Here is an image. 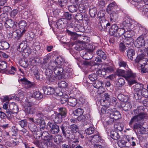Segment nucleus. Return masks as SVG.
I'll return each instance as SVG.
<instances>
[{"label":"nucleus","instance_id":"ea45409f","mask_svg":"<svg viewBox=\"0 0 148 148\" xmlns=\"http://www.w3.org/2000/svg\"><path fill=\"white\" fill-rule=\"evenodd\" d=\"M32 96L37 99L39 100L43 97V95L39 91H36L34 92Z\"/></svg>","mask_w":148,"mask_h":148},{"label":"nucleus","instance_id":"bb28decb","mask_svg":"<svg viewBox=\"0 0 148 148\" xmlns=\"http://www.w3.org/2000/svg\"><path fill=\"white\" fill-rule=\"evenodd\" d=\"M55 60L58 66H60V65H62L64 63V65L66 66L65 64L66 62H65L64 59L62 56H59L57 57Z\"/></svg>","mask_w":148,"mask_h":148},{"label":"nucleus","instance_id":"20e7f679","mask_svg":"<svg viewBox=\"0 0 148 148\" xmlns=\"http://www.w3.org/2000/svg\"><path fill=\"white\" fill-rule=\"evenodd\" d=\"M51 110V108L48 106L44 108L39 107L34 115V118L35 119H38L43 118V116L47 114Z\"/></svg>","mask_w":148,"mask_h":148},{"label":"nucleus","instance_id":"a878e982","mask_svg":"<svg viewBox=\"0 0 148 148\" xmlns=\"http://www.w3.org/2000/svg\"><path fill=\"white\" fill-rule=\"evenodd\" d=\"M9 108L14 114L17 113L18 112L17 106L15 103L13 102L10 104Z\"/></svg>","mask_w":148,"mask_h":148},{"label":"nucleus","instance_id":"603ef678","mask_svg":"<svg viewBox=\"0 0 148 148\" xmlns=\"http://www.w3.org/2000/svg\"><path fill=\"white\" fill-rule=\"evenodd\" d=\"M71 131L73 133H75L79 130L78 126L75 124H73L70 126Z\"/></svg>","mask_w":148,"mask_h":148},{"label":"nucleus","instance_id":"cd10ccee","mask_svg":"<svg viewBox=\"0 0 148 148\" xmlns=\"http://www.w3.org/2000/svg\"><path fill=\"white\" fill-rule=\"evenodd\" d=\"M41 145L42 146V148L45 147H50L51 148H54L55 147V145L53 143L51 142L50 141H43L41 143Z\"/></svg>","mask_w":148,"mask_h":148},{"label":"nucleus","instance_id":"0e129e2a","mask_svg":"<svg viewBox=\"0 0 148 148\" xmlns=\"http://www.w3.org/2000/svg\"><path fill=\"white\" fill-rule=\"evenodd\" d=\"M85 132L87 134H92L94 132V128L92 127H90L85 130Z\"/></svg>","mask_w":148,"mask_h":148},{"label":"nucleus","instance_id":"473e14b6","mask_svg":"<svg viewBox=\"0 0 148 148\" xmlns=\"http://www.w3.org/2000/svg\"><path fill=\"white\" fill-rule=\"evenodd\" d=\"M79 142L78 140L73 141L70 142L69 144V148H82V147L77 143Z\"/></svg>","mask_w":148,"mask_h":148},{"label":"nucleus","instance_id":"412c9836","mask_svg":"<svg viewBox=\"0 0 148 148\" xmlns=\"http://www.w3.org/2000/svg\"><path fill=\"white\" fill-rule=\"evenodd\" d=\"M65 19L64 18H62L58 19L56 22L57 27L59 29L63 28L65 27L64 21Z\"/></svg>","mask_w":148,"mask_h":148},{"label":"nucleus","instance_id":"6e6552de","mask_svg":"<svg viewBox=\"0 0 148 148\" xmlns=\"http://www.w3.org/2000/svg\"><path fill=\"white\" fill-rule=\"evenodd\" d=\"M48 125L50 128V131L53 134H57L60 131L59 127L56 124L53 122H49Z\"/></svg>","mask_w":148,"mask_h":148},{"label":"nucleus","instance_id":"b1692460","mask_svg":"<svg viewBox=\"0 0 148 148\" xmlns=\"http://www.w3.org/2000/svg\"><path fill=\"white\" fill-rule=\"evenodd\" d=\"M125 31V30L124 27L119 28L114 36L117 38L120 37L123 34H124Z\"/></svg>","mask_w":148,"mask_h":148},{"label":"nucleus","instance_id":"4c0bfd02","mask_svg":"<svg viewBox=\"0 0 148 148\" xmlns=\"http://www.w3.org/2000/svg\"><path fill=\"white\" fill-rule=\"evenodd\" d=\"M58 66L55 60H51L49 63L48 67L54 70Z\"/></svg>","mask_w":148,"mask_h":148},{"label":"nucleus","instance_id":"9b49d317","mask_svg":"<svg viewBox=\"0 0 148 148\" xmlns=\"http://www.w3.org/2000/svg\"><path fill=\"white\" fill-rule=\"evenodd\" d=\"M42 89L45 94L53 95V97H54V95L55 92V90L54 88L51 87L44 86L42 87Z\"/></svg>","mask_w":148,"mask_h":148},{"label":"nucleus","instance_id":"a18cd8bd","mask_svg":"<svg viewBox=\"0 0 148 148\" xmlns=\"http://www.w3.org/2000/svg\"><path fill=\"white\" fill-rule=\"evenodd\" d=\"M88 78L91 81L94 82L97 80L98 77L96 73H92L88 75Z\"/></svg>","mask_w":148,"mask_h":148},{"label":"nucleus","instance_id":"5701e85b","mask_svg":"<svg viewBox=\"0 0 148 148\" xmlns=\"http://www.w3.org/2000/svg\"><path fill=\"white\" fill-rule=\"evenodd\" d=\"M119 28L118 26L114 24L112 25L111 27L108 30H109L110 34L111 35L114 36Z\"/></svg>","mask_w":148,"mask_h":148},{"label":"nucleus","instance_id":"a211bd4d","mask_svg":"<svg viewBox=\"0 0 148 148\" xmlns=\"http://www.w3.org/2000/svg\"><path fill=\"white\" fill-rule=\"evenodd\" d=\"M34 121L38 124H40V129L41 131H42V129L43 130L45 128V123L43 118L35 119V120H34Z\"/></svg>","mask_w":148,"mask_h":148},{"label":"nucleus","instance_id":"9d476101","mask_svg":"<svg viewBox=\"0 0 148 148\" xmlns=\"http://www.w3.org/2000/svg\"><path fill=\"white\" fill-rule=\"evenodd\" d=\"M134 21L132 19L128 18L125 20L123 22V25L125 29H132L134 27Z\"/></svg>","mask_w":148,"mask_h":148},{"label":"nucleus","instance_id":"72a5a7b5","mask_svg":"<svg viewBox=\"0 0 148 148\" xmlns=\"http://www.w3.org/2000/svg\"><path fill=\"white\" fill-rule=\"evenodd\" d=\"M65 69H67V71H65V72H63V74L62 75V76H60V79H62V78L64 79H68L71 77V73L69 72V68H66Z\"/></svg>","mask_w":148,"mask_h":148},{"label":"nucleus","instance_id":"dca6fc26","mask_svg":"<svg viewBox=\"0 0 148 148\" xmlns=\"http://www.w3.org/2000/svg\"><path fill=\"white\" fill-rule=\"evenodd\" d=\"M83 46L84 47V49H85L87 52L90 53H92L93 52L95 47V46L92 43H83Z\"/></svg>","mask_w":148,"mask_h":148},{"label":"nucleus","instance_id":"7c9ffc66","mask_svg":"<svg viewBox=\"0 0 148 148\" xmlns=\"http://www.w3.org/2000/svg\"><path fill=\"white\" fill-rule=\"evenodd\" d=\"M135 54L134 50L132 49H129L127 52V55L128 58L132 61L133 60V56Z\"/></svg>","mask_w":148,"mask_h":148},{"label":"nucleus","instance_id":"13d9d810","mask_svg":"<svg viewBox=\"0 0 148 148\" xmlns=\"http://www.w3.org/2000/svg\"><path fill=\"white\" fill-rule=\"evenodd\" d=\"M64 15L66 19L69 21L71 20L74 17L72 14H70L68 12H65Z\"/></svg>","mask_w":148,"mask_h":148},{"label":"nucleus","instance_id":"5fc2aeb1","mask_svg":"<svg viewBox=\"0 0 148 148\" xmlns=\"http://www.w3.org/2000/svg\"><path fill=\"white\" fill-rule=\"evenodd\" d=\"M103 95L105 99L103 100V102L109 103L110 100V95L108 93H104Z\"/></svg>","mask_w":148,"mask_h":148},{"label":"nucleus","instance_id":"09e8293b","mask_svg":"<svg viewBox=\"0 0 148 148\" xmlns=\"http://www.w3.org/2000/svg\"><path fill=\"white\" fill-rule=\"evenodd\" d=\"M68 96L65 94L64 96L62 97L60 99V101L61 103L62 104H64L68 101Z\"/></svg>","mask_w":148,"mask_h":148},{"label":"nucleus","instance_id":"f8f14e48","mask_svg":"<svg viewBox=\"0 0 148 148\" xmlns=\"http://www.w3.org/2000/svg\"><path fill=\"white\" fill-rule=\"evenodd\" d=\"M52 117L55 123L60 124L62 122V119L64 118L60 113H57L52 115Z\"/></svg>","mask_w":148,"mask_h":148},{"label":"nucleus","instance_id":"bf43d9fd","mask_svg":"<svg viewBox=\"0 0 148 148\" xmlns=\"http://www.w3.org/2000/svg\"><path fill=\"white\" fill-rule=\"evenodd\" d=\"M67 86V83L64 81H62L58 84V86L60 88H66Z\"/></svg>","mask_w":148,"mask_h":148},{"label":"nucleus","instance_id":"37998d69","mask_svg":"<svg viewBox=\"0 0 148 148\" xmlns=\"http://www.w3.org/2000/svg\"><path fill=\"white\" fill-rule=\"evenodd\" d=\"M5 114L6 115V117L7 119L9 120H10L12 117V116L11 114H14L12 111L9 108V109L5 110Z\"/></svg>","mask_w":148,"mask_h":148},{"label":"nucleus","instance_id":"c9c22d12","mask_svg":"<svg viewBox=\"0 0 148 148\" xmlns=\"http://www.w3.org/2000/svg\"><path fill=\"white\" fill-rule=\"evenodd\" d=\"M97 10L96 8L90 6L89 11V14L91 17H95L97 14Z\"/></svg>","mask_w":148,"mask_h":148},{"label":"nucleus","instance_id":"774afa93","mask_svg":"<svg viewBox=\"0 0 148 148\" xmlns=\"http://www.w3.org/2000/svg\"><path fill=\"white\" fill-rule=\"evenodd\" d=\"M104 68L107 73H111L114 71L113 67L111 66H108L105 67Z\"/></svg>","mask_w":148,"mask_h":148},{"label":"nucleus","instance_id":"f03ea898","mask_svg":"<svg viewBox=\"0 0 148 148\" xmlns=\"http://www.w3.org/2000/svg\"><path fill=\"white\" fill-rule=\"evenodd\" d=\"M92 138L91 142H98L97 143L92 144L95 148H105L106 146L105 142L104 141L101 140V137L99 136L98 132L95 134L91 136Z\"/></svg>","mask_w":148,"mask_h":148},{"label":"nucleus","instance_id":"423d86ee","mask_svg":"<svg viewBox=\"0 0 148 148\" xmlns=\"http://www.w3.org/2000/svg\"><path fill=\"white\" fill-rule=\"evenodd\" d=\"M148 38V35L141 36L138 38L135 41V44L136 46L138 48V49H144L143 48H140L141 47L143 46V45L144 44V43L145 41L147 42L146 40Z\"/></svg>","mask_w":148,"mask_h":148},{"label":"nucleus","instance_id":"f257e3e1","mask_svg":"<svg viewBox=\"0 0 148 148\" xmlns=\"http://www.w3.org/2000/svg\"><path fill=\"white\" fill-rule=\"evenodd\" d=\"M147 117L144 113H140L138 115L133 116L130 120L129 125L133 130H137V132L140 134H145L146 129L142 126L144 124V119Z\"/></svg>","mask_w":148,"mask_h":148},{"label":"nucleus","instance_id":"58836bf2","mask_svg":"<svg viewBox=\"0 0 148 148\" xmlns=\"http://www.w3.org/2000/svg\"><path fill=\"white\" fill-rule=\"evenodd\" d=\"M78 5H77L73 4L68 6V10L72 13L77 12L78 10Z\"/></svg>","mask_w":148,"mask_h":148},{"label":"nucleus","instance_id":"1a4fd4ad","mask_svg":"<svg viewBox=\"0 0 148 148\" xmlns=\"http://www.w3.org/2000/svg\"><path fill=\"white\" fill-rule=\"evenodd\" d=\"M110 24L107 21L101 20L99 23V28L101 31L106 30L110 27Z\"/></svg>","mask_w":148,"mask_h":148},{"label":"nucleus","instance_id":"aec40b11","mask_svg":"<svg viewBox=\"0 0 148 148\" xmlns=\"http://www.w3.org/2000/svg\"><path fill=\"white\" fill-rule=\"evenodd\" d=\"M110 118L114 119L115 121L117 120L121 117V115L119 112L117 111H112L110 113Z\"/></svg>","mask_w":148,"mask_h":148},{"label":"nucleus","instance_id":"e433bc0d","mask_svg":"<svg viewBox=\"0 0 148 148\" xmlns=\"http://www.w3.org/2000/svg\"><path fill=\"white\" fill-rule=\"evenodd\" d=\"M111 137L113 139L117 140L119 139L120 138V136L119 133L115 131H112L110 132Z\"/></svg>","mask_w":148,"mask_h":148},{"label":"nucleus","instance_id":"2eb2a0df","mask_svg":"<svg viewBox=\"0 0 148 148\" xmlns=\"http://www.w3.org/2000/svg\"><path fill=\"white\" fill-rule=\"evenodd\" d=\"M93 84V86L94 87L98 89V92L101 94L104 91V88L101 87L102 82L97 80Z\"/></svg>","mask_w":148,"mask_h":148},{"label":"nucleus","instance_id":"393cba45","mask_svg":"<svg viewBox=\"0 0 148 148\" xmlns=\"http://www.w3.org/2000/svg\"><path fill=\"white\" fill-rule=\"evenodd\" d=\"M20 80L22 82L23 84H25V87L26 88L31 87L33 85V84L31 82L28 81L25 78L21 79Z\"/></svg>","mask_w":148,"mask_h":148},{"label":"nucleus","instance_id":"c85d7f7f","mask_svg":"<svg viewBox=\"0 0 148 148\" xmlns=\"http://www.w3.org/2000/svg\"><path fill=\"white\" fill-rule=\"evenodd\" d=\"M67 103L68 105L70 106L75 107L77 103V100L74 98L70 97L68 99Z\"/></svg>","mask_w":148,"mask_h":148},{"label":"nucleus","instance_id":"69168bd1","mask_svg":"<svg viewBox=\"0 0 148 148\" xmlns=\"http://www.w3.org/2000/svg\"><path fill=\"white\" fill-rule=\"evenodd\" d=\"M80 39L82 40V43L86 44L89 41V40L88 37L87 36H81L80 37Z\"/></svg>","mask_w":148,"mask_h":148},{"label":"nucleus","instance_id":"e2e57ef3","mask_svg":"<svg viewBox=\"0 0 148 148\" xmlns=\"http://www.w3.org/2000/svg\"><path fill=\"white\" fill-rule=\"evenodd\" d=\"M47 78L50 82H53L54 81L56 80L57 78L59 79H60V77H58V76L56 77L52 75L49 77H47Z\"/></svg>","mask_w":148,"mask_h":148},{"label":"nucleus","instance_id":"6e6d98bb","mask_svg":"<svg viewBox=\"0 0 148 148\" xmlns=\"http://www.w3.org/2000/svg\"><path fill=\"white\" fill-rule=\"evenodd\" d=\"M140 92L141 95L143 97L146 98L148 97V91L147 89L143 88Z\"/></svg>","mask_w":148,"mask_h":148},{"label":"nucleus","instance_id":"39448f33","mask_svg":"<svg viewBox=\"0 0 148 148\" xmlns=\"http://www.w3.org/2000/svg\"><path fill=\"white\" fill-rule=\"evenodd\" d=\"M60 128L62 131L63 135L66 138L71 140H74L75 138V135L69 129H67V127L65 126L64 124L62 125Z\"/></svg>","mask_w":148,"mask_h":148},{"label":"nucleus","instance_id":"864d4df0","mask_svg":"<svg viewBox=\"0 0 148 148\" xmlns=\"http://www.w3.org/2000/svg\"><path fill=\"white\" fill-rule=\"evenodd\" d=\"M89 52H87L85 53L83 56V58L86 60H88L91 59L93 57L91 53Z\"/></svg>","mask_w":148,"mask_h":148},{"label":"nucleus","instance_id":"a19ab883","mask_svg":"<svg viewBox=\"0 0 148 148\" xmlns=\"http://www.w3.org/2000/svg\"><path fill=\"white\" fill-rule=\"evenodd\" d=\"M125 83V80L123 78H120L118 79L116 83V86L117 87H121L124 85Z\"/></svg>","mask_w":148,"mask_h":148},{"label":"nucleus","instance_id":"f704fd0d","mask_svg":"<svg viewBox=\"0 0 148 148\" xmlns=\"http://www.w3.org/2000/svg\"><path fill=\"white\" fill-rule=\"evenodd\" d=\"M9 47L10 45L7 42L3 41L0 42V49H7Z\"/></svg>","mask_w":148,"mask_h":148},{"label":"nucleus","instance_id":"4d7b16f0","mask_svg":"<svg viewBox=\"0 0 148 148\" xmlns=\"http://www.w3.org/2000/svg\"><path fill=\"white\" fill-rule=\"evenodd\" d=\"M140 70L142 73H146L148 71V64H146L145 66L141 65Z\"/></svg>","mask_w":148,"mask_h":148},{"label":"nucleus","instance_id":"2f4dec72","mask_svg":"<svg viewBox=\"0 0 148 148\" xmlns=\"http://www.w3.org/2000/svg\"><path fill=\"white\" fill-rule=\"evenodd\" d=\"M18 26L19 28L22 30H25V32L26 31L27 27V23L26 21L24 20L20 21L18 23Z\"/></svg>","mask_w":148,"mask_h":148},{"label":"nucleus","instance_id":"f3484780","mask_svg":"<svg viewBox=\"0 0 148 148\" xmlns=\"http://www.w3.org/2000/svg\"><path fill=\"white\" fill-rule=\"evenodd\" d=\"M136 76L135 73H133L130 70L126 71L124 77L126 80L130 79H134Z\"/></svg>","mask_w":148,"mask_h":148},{"label":"nucleus","instance_id":"6ab92c4d","mask_svg":"<svg viewBox=\"0 0 148 148\" xmlns=\"http://www.w3.org/2000/svg\"><path fill=\"white\" fill-rule=\"evenodd\" d=\"M117 7L116 3L114 2H112L110 3L108 6L106 11L108 14L111 13L112 11H116V8Z\"/></svg>","mask_w":148,"mask_h":148},{"label":"nucleus","instance_id":"052dcab7","mask_svg":"<svg viewBox=\"0 0 148 148\" xmlns=\"http://www.w3.org/2000/svg\"><path fill=\"white\" fill-rule=\"evenodd\" d=\"M78 9L79 12L82 13H85L86 11V8L84 7V5L82 4L79 5Z\"/></svg>","mask_w":148,"mask_h":148},{"label":"nucleus","instance_id":"c03bdc74","mask_svg":"<svg viewBox=\"0 0 148 148\" xmlns=\"http://www.w3.org/2000/svg\"><path fill=\"white\" fill-rule=\"evenodd\" d=\"M28 127L32 133H35L37 132L38 129L37 127L34 123L30 124Z\"/></svg>","mask_w":148,"mask_h":148},{"label":"nucleus","instance_id":"ddd939ff","mask_svg":"<svg viewBox=\"0 0 148 148\" xmlns=\"http://www.w3.org/2000/svg\"><path fill=\"white\" fill-rule=\"evenodd\" d=\"M25 32V30H21L19 29H15L14 31V38L17 40H20Z\"/></svg>","mask_w":148,"mask_h":148},{"label":"nucleus","instance_id":"0eeeda50","mask_svg":"<svg viewBox=\"0 0 148 148\" xmlns=\"http://www.w3.org/2000/svg\"><path fill=\"white\" fill-rule=\"evenodd\" d=\"M17 25L16 22H13L11 19L7 20L4 23L5 27L7 29H10L11 30L16 29Z\"/></svg>","mask_w":148,"mask_h":148},{"label":"nucleus","instance_id":"8fccbe9b","mask_svg":"<svg viewBox=\"0 0 148 148\" xmlns=\"http://www.w3.org/2000/svg\"><path fill=\"white\" fill-rule=\"evenodd\" d=\"M74 48L77 50L81 51L84 49L83 43H79L74 45Z\"/></svg>","mask_w":148,"mask_h":148},{"label":"nucleus","instance_id":"338daca9","mask_svg":"<svg viewBox=\"0 0 148 148\" xmlns=\"http://www.w3.org/2000/svg\"><path fill=\"white\" fill-rule=\"evenodd\" d=\"M18 124L23 128L26 127L27 125V123L25 119L22 120L18 122Z\"/></svg>","mask_w":148,"mask_h":148},{"label":"nucleus","instance_id":"680f3d73","mask_svg":"<svg viewBox=\"0 0 148 148\" xmlns=\"http://www.w3.org/2000/svg\"><path fill=\"white\" fill-rule=\"evenodd\" d=\"M99 75L101 76V75L103 76L105 75L107 73L106 70H105L104 68L103 69H99L97 72H96Z\"/></svg>","mask_w":148,"mask_h":148},{"label":"nucleus","instance_id":"3c124183","mask_svg":"<svg viewBox=\"0 0 148 148\" xmlns=\"http://www.w3.org/2000/svg\"><path fill=\"white\" fill-rule=\"evenodd\" d=\"M7 63L4 61H0V69L2 70H5L7 71L6 69L7 68Z\"/></svg>","mask_w":148,"mask_h":148},{"label":"nucleus","instance_id":"4468645a","mask_svg":"<svg viewBox=\"0 0 148 148\" xmlns=\"http://www.w3.org/2000/svg\"><path fill=\"white\" fill-rule=\"evenodd\" d=\"M53 70L54 73L57 76H59L58 77H60V75L62 76L63 72H66L67 71V69L65 68L63 69L62 68L60 67V66H58Z\"/></svg>","mask_w":148,"mask_h":148},{"label":"nucleus","instance_id":"c756f323","mask_svg":"<svg viewBox=\"0 0 148 148\" xmlns=\"http://www.w3.org/2000/svg\"><path fill=\"white\" fill-rule=\"evenodd\" d=\"M96 53L98 56L100 58L105 60L106 59L107 55L106 53L101 49H99L96 51Z\"/></svg>","mask_w":148,"mask_h":148},{"label":"nucleus","instance_id":"79ce46f5","mask_svg":"<svg viewBox=\"0 0 148 148\" xmlns=\"http://www.w3.org/2000/svg\"><path fill=\"white\" fill-rule=\"evenodd\" d=\"M84 110L82 108H78L73 111V113L75 115L77 116H81L84 113Z\"/></svg>","mask_w":148,"mask_h":148},{"label":"nucleus","instance_id":"7ed1b4c3","mask_svg":"<svg viewBox=\"0 0 148 148\" xmlns=\"http://www.w3.org/2000/svg\"><path fill=\"white\" fill-rule=\"evenodd\" d=\"M146 52V51L145 49H139L138 50V54L134 60L135 62L138 63L142 62L143 64H145L148 60L147 59L145 58Z\"/></svg>","mask_w":148,"mask_h":148},{"label":"nucleus","instance_id":"49530a36","mask_svg":"<svg viewBox=\"0 0 148 148\" xmlns=\"http://www.w3.org/2000/svg\"><path fill=\"white\" fill-rule=\"evenodd\" d=\"M25 111L27 113L31 114H34L36 112V110L35 108L32 107L26 108H25Z\"/></svg>","mask_w":148,"mask_h":148},{"label":"nucleus","instance_id":"4be33fe9","mask_svg":"<svg viewBox=\"0 0 148 148\" xmlns=\"http://www.w3.org/2000/svg\"><path fill=\"white\" fill-rule=\"evenodd\" d=\"M109 14H110V20L111 21L115 22L117 20L118 14L116 11H112L111 13Z\"/></svg>","mask_w":148,"mask_h":148},{"label":"nucleus","instance_id":"de8ad7c7","mask_svg":"<svg viewBox=\"0 0 148 148\" xmlns=\"http://www.w3.org/2000/svg\"><path fill=\"white\" fill-rule=\"evenodd\" d=\"M59 113H60V114L64 118L67 114V110L66 109L64 108H61L58 109Z\"/></svg>","mask_w":148,"mask_h":148}]
</instances>
